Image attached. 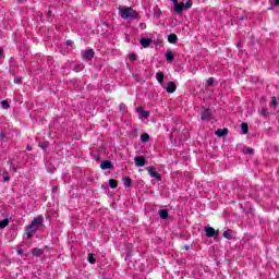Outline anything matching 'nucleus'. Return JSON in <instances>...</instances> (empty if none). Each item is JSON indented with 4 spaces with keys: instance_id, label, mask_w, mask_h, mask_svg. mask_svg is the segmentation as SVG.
<instances>
[{
    "instance_id": "1",
    "label": "nucleus",
    "mask_w": 279,
    "mask_h": 279,
    "mask_svg": "<svg viewBox=\"0 0 279 279\" xmlns=\"http://www.w3.org/2000/svg\"><path fill=\"white\" fill-rule=\"evenodd\" d=\"M45 223V218L43 216H38L32 220V222L26 227V236L27 239H32L40 228H43V225Z\"/></svg>"
},
{
    "instance_id": "2",
    "label": "nucleus",
    "mask_w": 279,
    "mask_h": 279,
    "mask_svg": "<svg viewBox=\"0 0 279 279\" xmlns=\"http://www.w3.org/2000/svg\"><path fill=\"white\" fill-rule=\"evenodd\" d=\"M119 14L121 19L128 20V19H138V12L134 11L132 8H124L119 9Z\"/></svg>"
},
{
    "instance_id": "3",
    "label": "nucleus",
    "mask_w": 279,
    "mask_h": 279,
    "mask_svg": "<svg viewBox=\"0 0 279 279\" xmlns=\"http://www.w3.org/2000/svg\"><path fill=\"white\" fill-rule=\"evenodd\" d=\"M150 178H155V180H158L159 182L162 180V178L160 177V174L158 172H156V168L154 167H149L147 169Z\"/></svg>"
},
{
    "instance_id": "4",
    "label": "nucleus",
    "mask_w": 279,
    "mask_h": 279,
    "mask_svg": "<svg viewBox=\"0 0 279 279\" xmlns=\"http://www.w3.org/2000/svg\"><path fill=\"white\" fill-rule=\"evenodd\" d=\"M205 234L208 238L217 236L219 231H216L213 227H205Z\"/></svg>"
},
{
    "instance_id": "5",
    "label": "nucleus",
    "mask_w": 279,
    "mask_h": 279,
    "mask_svg": "<svg viewBox=\"0 0 279 279\" xmlns=\"http://www.w3.org/2000/svg\"><path fill=\"white\" fill-rule=\"evenodd\" d=\"M211 114H213V111L210 109H205L201 116L202 121H210Z\"/></svg>"
},
{
    "instance_id": "6",
    "label": "nucleus",
    "mask_w": 279,
    "mask_h": 279,
    "mask_svg": "<svg viewBox=\"0 0 279 279\" xmlns=\"http://www.w3.org/2000/svg\"><path fill=\"white\" fill-rule=\"evenodd\" d=\"M136 112L140 114V119H148L149 118V112L145 111V109H143V107L137 108Z\"/></svg>"
},
{
    "instance_id": "7",
    "label": "nucleus",
    "mask_w": 279,
    "mask_h": 279,
    "mask_svg": "<svg viewBox=\"0 0 279 279\" xmlns=\"http://www.w3.org/2000/svg\"><path fill=\"white\" fill-rule=\"evenodd\" d=\"M136 167H145V157L138 156L134 158Z\"/></svg>"
},
{
    "instance_id": "8",
    "label": "nucleus",
    "mask_w": 279,
    "mask_h": 279,
    "mask_svg": "<svg viewBox=\"0 0 279 279\" xmlns=\"http://www.w3.org/2000/svg\"><path fill=\"white\" fill-rule=\"evenodd\" d=\"M112 161L110 160H105L100 163V169H102V171H106V169H112Z\"/></svg>"
},
{
    "instance_id": "9",
    "label": "nucleus",
    "mask_w": 279,
    "mask_h": 279,
    "mask_svg": "<svg viewBox=\"0 0 279 279\" xmlns=\"http://www.w3.org/2000/svg\"><path fill=\"white\" fill-rule=\"evenodd\" d=\"M183 10H185L184 2H180V3H177V5H174L175 14H182Z\"/></svg>"
},
{
    "instance_id": "10",
    "label": "nucleus",
    "mask_w": 279,
    "mask_h": 279,
    "mask_svg": "<svg viewBox=\"0 0 279 279\" xmlns=\"http://www.w3.org/2000/svg\"><path fill=\"white\" fill-rule=\"evenodd\" d=\"M178 87L175 86L174 82H169L168 85L166 86L167 93H175V89Z\"/></svg>"
},
{
    "instance_id": "11",
    "label": "nucleus",
    "mask_w": 279,
    "mask_h": 279,
    "mask_svg": "<svg viewBox=\"0 0 279 279\" xmlns=\"http://www.w3.org/2000/svg\"><path fill=\"white\" fill-rule=\"evenodd\" d=\"M140 45H142V47H144V49H147V47H149L151 45V39H149V38H142L140 40Z\"/></svg>"
},
{
    "instance_id": "12",
    "label": "nucleus",
    "mask_w": 279,
    "mask_h": 279,
    "mask_svg": "<svg viewBox=\"0 0 279 279\" xmlns=\"http://www.w3.org/2000/svg\"><path fill=\"white\" fill-rule=\"evenodd\" d=\"M83 58L87 59V60H93V58H95V51L93 50H86L83 53Z\"/></svg>"
},
{
    "instance_id": "13",
    "label": "nucleus",
    "mask_w": 279,
    "mask_h": 279,
    "mask_svg": "<svg viewBox=\"0 0 279 279\" xmlns=\"http://www.w3.org/2000/svg\"><path fill=\"white\" fill-rule=\"evenodd\" d=\"M216 136H218L219 138L223 137V136H228V129H219L216 131Z\"/></svg>"
},
{
    "instance_id": "14",
    "label": "nucleus",
    "mask_w": 279,
    "mask_h": 279,
    "mask_svg": "<svg viewBox=\"0 0 279 279\" xmlns=\"http://www.w3.org/2000/svg\"><path fill=\"white\" fill-rule=\"evenodd\" d=\"M156 80H157V82H159V84L163 85L165 84V73L158 72L156 74Z\"/></svg>"
},
{
    "instance_id": "15",
    "label": "nucleus",
    "mask_w": 279,
    "mask_h": 279,
    "mask_svg": "<svg viewBox=\"0 0 279 279\" xmlns=\"http://www.w3.org/2000/svg\"><path fill=\"white\" fill-rule=\"evenodd\" d=\"M168 43H171L172 45H174V43H178V35L175 34H170L168 36Z\"/></svg>"
},
{
    "instance_id": "16",
    "label": "nucleus",
    "mask_w": 279,
    "mask_h": 279,
    "mask_svg": "<svg viewBox=\"0 0 279 279\" xmlns=\"http://www.w3.org/2000/svg\"><path fill=\"white\" fill-rule=\"evenodd\" d=\"M123 184H124V186L130 189V186H132V179H130V177H124L123 178Z\"/></svg>"
},
{
    "instance_id": "17",
    "label": "nucleus",
    "mask_w": 279,
    "mask_h": 279,
    "mask_svg": "<svg viewBox=\"0 0 279 279\" xmlns=\"http://www.w3.org/2000/svg\"><path fill=\"white\" fill-rule=\"evenodd\" d=\"M10 225V220L8 218L0 221V230H3V228H8Z\"/></svg>"
},
{
    "instance_id": "18",
    "label": "nucleus",
    "mask_w": 279,
    "mask_h": 279,
    "mask_svg": "<svg viewBox=\"0 0 279 279\" xmlns=\"http://www.w3.org/2000/svg\"><path fill=\"white\" fill-rule=\"evenodd\" d=\"M159 217H161V219H167V217H169V211L167 209L159 210Z\"/></svg>"
},
{
    "instance_id": "19",
    "label": "nucleus",
    "mask_w": 279,
    "mask_h": 279,
    "mask_svg": "<svg viewBox=\"0 0 279 279\" xmlns=\"http://www.w3.org/2000/svg\"><path fill=\"white\" fill-rule=\"evenodd\" d=\"M44 252L45 251L43 248H34L33 256H43Z\"/></svg>"
},
{
    "instance_id": "20",
    "label": "nucleus",
    "mask_w": 279,
    "mask_h": 279,
    "mask_svg": "<svg viewBox=\"0 0 279 279\" xmlns=\"http://www.w3.org/2000/svg\"><path fill=\"white\" fill-rule=\"evenodd\" d=\"M109 186L111 189H117V186H119V182H117V180H114V179H110L109 180Z\"/></svg>"
},
{
    "instance_id": "21",
    "label": "nucleus",
    "mask_w": 279,
    "mask_h": 279,
    "mask_svg": "<svg viewBox=\"0 0 279 279\" xmlns=\"http://www.w3.org/2000/svg\"><path fill=\"white\" fill-rule=\"evenodd\" d=\"M166 60H168V62H173V52L167 51L166 52Z\"/></svg>"
},
{
    "instance_id": "22",
    "label": "nucleus",
    "mask_w": 279,
    "mask_h": 279,
    "mask_svg": "<svg viewBox=\"0 0 279 279\" xmlns=\"http://www.w3.org/2000/svg\"><path fill=\"white\" fill-rule=\"evenodd\" d=\"M162 14V11L160 10V8L156 7L154 8V16L160 17V15Z\"/></svg>"
},
{
    "instance_id": "23",
    "label": "nucleus",
    "mask_w": 279,
    "mask_h": 279,
    "mask_svg": "<svg viewBox=\"0 0 279 279\" xmlns=\"http://www.w3.org/2000/svg\"><path fill=\"white\" fill-rule=\"evenodd\" d=\"M141 141H142V143L149 142V134H147V133L142 134L141 135Z\"/></svg>"
},
{
    "instance_id": "24",
    "label": "nucleus",
    "mask_w": 279,
    "mask_h": 279,
    "mask_svg": "<svg viewBox=\"0 0 279 279\" xmlns=\"http://www.w3.org/2000/svg\"><path fill=\"white\" fill-rule=\"evenodd\" d=\"M184 8H185V10H189V9L193 8V1L187 0V1L185 2V4H184Z\"/></svg>"
},
{
    "instance_id": "25",
    "label": "nucleus",
    "mask_w": 279,
    "mask_h": 279,
    "mask_svg": "<svg viewBox=\"0 0 279 279\" xmlns=\"http://www.w3.org/2000/svg\"><path fill=\"white\" fill-rule=\"evenodd\" d=\"M222 236L225 239H228L229 241H230V239H232V234H230V231H228V230L222 233Z\"/></svg>"
},
{
    "instance_id": "26",
    "label": "nucleus",
    "mask_w": 279,
    "mask_h": 279,
    "mask_svg": "<svg viewBox=\"0 0 279 279\" xmlns=\"http://www.w3.org/2000/svg\"><path fill=\"white\" fill-rule=\"evenodd\" d=\"M97 259H95V256H93V254L88 255V263H90V265H95Z\"/></svg>"
},
{
    "instance_id": "27",
    "label": "nucleus",
    "mask_w": 279,
    "mask_h": 279,
    "mask_svg": "<svg viewBox=\"0 0 279 279\" xmlns=\"http://www.w3.org/2000/svg\"><path fill=\"white\" fill-rule=\"evenodd\" d=\"M74 71H75L76 73H80V71H84V64H78V65H76V66L74 68Z\"/></svg>"
},
{
    "instance_id": "28",
    "label": "nucleus",
    "mask_w": 279,
    "mask_h": 279,
    "mask_svg": "<svg viewBox=\"0 0 279 279\" xmlns=\"http://www.w3.org/2000/svg\"><path fill=\"white\" fill-rule=\"evenodd\" d=\"M1 105L4 110H8V108H10V104L8 102V100H2Z\"/></svg>"
},
{
    "instance_id": "29",
    "label": "nucleus",
    "mask_w": 279,
    "mask_h": 279,
    "mask_svg": "<svg viewBox=\"0 0 279 279\" xmlns=\"http://www.w3.org/2000/svg\"><path fill=\"white\" fill-rule=\"evenodd\" d=\"M259 113L262 114V117H267V114H269V111L266 108H263Z\"/></svg>"
},
{
    "instance_id": "30",
    "label": "nucleus",
    "mask_w": 279,
    "mask_h": 279,
    "mask_svg": "<svg viewBox=\"0 0 279 279\" xmlns=\"http://www.w3.org/2000/svg\"><path fill=\"white\" fill-rule=\"evenodd\" d=\"M271 106H274V108H278V100L276 97H272Z\"/></svg>"
},
{
    "instance_id": "31",
    "label": "nucleus",
    "mask_w": 279,
    "mask_h": 279,
    "mask_svg": "<svg viewBox=\"0 0 279 279\" xmlns=\"http://www.w3.org/2000/svg\"><path fill=\"white\" fill-rule=\"evenodd\" d=\"M129 60H132V61L136 60V54L135 53H130L129 54Z\"/></svg>"
},
{
    "instance_id": "32",
    "label": "nucleus",
    "mask_w": 279,
    "mask_h": 279,
    "mask_svg": "<svg viewBox=\"0 0 279 279\" xmlns=\"http://www.w3.org/2000/svg\"><path fill=\"white\" fill-rule=\"evenodd\" d=\"M241 130H242V134H245V122L241 123Z\"/></svg>"
},
{
    "instance_id": "33",
    "label": "nucleus",
    "mask_w": 279,
    "mask_h": 279,
    "mask_svg": "<svg viewBox=\"0 0 279 279\" xmlns=\"http://www.w3.org/2000/svg\"><path fill=\"white\" fill-rule=\"evenodd\" d=\"M245 154H254V149H252V148H246Z\"/></svg>"
},
{
    "instance_id": "34",
    "label": "nucleus",
    "mask_w": 279,
    "mask_h": 279,
    "mask_svg": "<svg viewBox=\"0 0 279 279\" xmlns=\"http://www.w3.org/2000/svg\"><path fill=\"white\" fill-rule=\"evenodd\" d=\"M126 109L128 108L125 107V105H123V104L120 105V110H123V112H125Z\"/></svg>"
},
{
    "instance_id": "35",
    "label": "nucleus",
    "mask_w": 279,
    "mask_h": 279,
    "mask_svg": "<svg viewBox=\"0 0 279 279\" xmlns=\"http://www.w3.org/2000/svg\"><path fill=\"white\" fill-rule=\"evenodd\" d=\"M277 5H279V0H275L272 3V8H276Z\"/></svg>"
},
{
    "instance_id": "36",
    "label": "nucleus",
    "mask_w": 279,
    "mask_h": 279,
    "mask_svg": "<svg viewBox=\"0 0 279 279\" xmlns=\"http://www.w3.org/2000/svg\"><path fill=\"white\" fill-rule=\"evenodd\" d=\"M213 82H214V80H213V77H210V78L207 81V84H208L209 86H213Z\"/></svg>"
},
{
    "instance_id": "37",
    "label": "nucleus",
    "mask_w": 279,
    "mask_h": 279,
    "mask_svg": "<svg viewBox=\"0 0 279 279\" xmlns=\"http://www.w3.org/2000/svg\"><path fill=\"white\" fill-rule=\"evenodd\" d=\"M3 138H5V133H0V141H3Z\"/></svg>"
},
{
    "instance_id": "38",
    "label": "nucleus",
    "mask_w": 279,
    "mask_h": 279,
    "mask_svg": "<svg viewBox=\"0 0 279 279\" xmlns=\"http://www.w3.org/2000/svg\"><path fill=\"white\" fill-rule=\"evenodd\" d=\"M66 45H68L69 47H72V46H73V41H72V40H68V41H66Z\"/></svg>"
},
{
    "instance_id": "39",
    "label": "nucleus",
    "mask_w": 279,
    "mask_h": 279,
    "mask_svg": "<svg viewBox=\"0 0 279 279\" xmlns=\"http://www.w3.org/2000/svg\"><path fill=\"white\" fill-rule=\"evenodd\" d=\"M3 182H10V177H4Z\"/></svg>"
},
{
    "instance_id": "40",
    "label": "nucleus",
    "mask_w": 279,
    "mask_h": 279,
    "mask_svg": "<svg viewBox=\"0 0 279 279\" xmlns=\"http://www.w3.org/2000/svg\"><path fill=\"white\" fill-rule=\"evenodd\" d=\"M14 82L15 84H21V78H15Z\"/></svg>"
},
{
    "instance_id": "41",
    "label": "nucleus",
    "mask_w": 279,
    "mask_h": 279,
    "mask_svg": "<svg viewBox=\"0 0 279 279\" xmlns=\"http://www.w3.org/2000/svg\"><path fill=\"white\" fill-rule=\"evenodd\" d=\"M17 254H19L20 256H23V250H19V251H17Z\"/></svg>"
},
{
    "instance_id": "42",
    "label": "nucleus",
    "mask_w": 279,
    "mask_h": 279,
    "mask_svg": "<svg viewBox=\"0 0 279 279\" xmlns=\"http://www.w3.org/2000/svg\"><path fill=\"white\" fill-rule=\"evenodd\" d=\"M172 3H174V5H177L178 0H170Z\"/></svg>"
},
{
    "instance_id": "43",
    "label": "nucleus",
    "mask_w": 279,
    "mask_h": 279,
    "mask_svg": "<svg viewBox=\"0 0 279 279\" xmlns=\"http://www.w3.org/2000/svg\"><path fill=\"white\" fill-rule=\"evenodd\" d=\"M3 56V49L0 48V58Z\"/></svg>"
},
{
    "instance_id": "44",
    "label": "nucleus",
    "mask_w": 279,
    "mask_h": 279,
    "mask_svg": "<svg viewBox=\"0 0 279 279\" xmlns=\"http://www.w3.org/2000/svg\"><path fill=\"white\" fill-rule=\"evenodd\" d=\"M245 132H247V125L245 126Z\"/></svg>"
}]
</instances>
